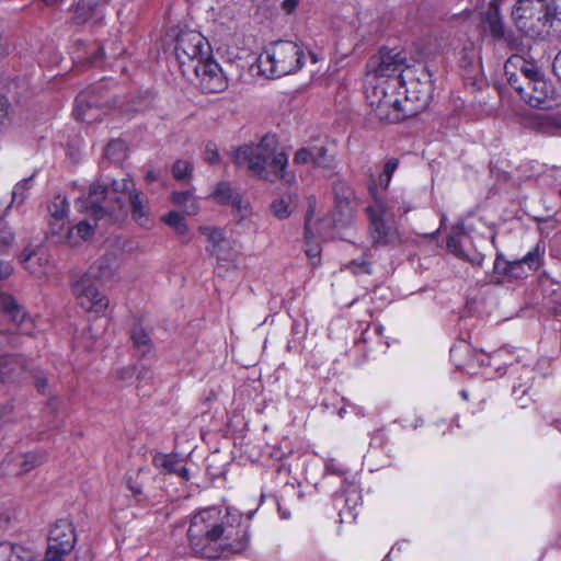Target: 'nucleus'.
<instances>
[{
	"label": "nucleus",
	"mask_w": 561,
	"mask_h": 561,
	"mask_svg": "<svg viewBox=\"0 0 561 561\" xmlns=\"http://www.w3.org/2000/svg\"><path fill=\"white\" fill-rule=\"evenodd\" d=\"M193 552L217 559L247 550L250 542L249 524L242 513L225 505L208 506L195 512L187 529Z\"/></svg>",
	"instance_id": "obj_1"
},
{
	"label": "nucleus",
	"mask_w": 561,
	"mask_h": 561,
	"mask_svg": "<svg viewBox=\"0 0 561 561\" xmlns=\"http://www.w3.org/2000/svg\"><path fill=\"white\" fill-rule=\"evenodd\" d=\"M125 196L128 197L133 219L140 227L149 228L151 218L147 198L140 191L134 188L131 179L113 180L110 183L96 181L91 184L88 198L79 202L80 207L96 220L104 218L117 220L123 215Z\"/></svg>",
	"instance_id": "obj_2"
},
{
	"label": "nucleus",
	"mask_w": 561,
	"mask_h": 561,
	"mask_svg": "<svg viewBox=\"0 0 561 561\" xmlns=\"http://www.w3.org/2000/svg\"><path fill=\"white\" fill-rule=\"evenodd\" d=\"M278 139L276 135L266 134L256 145H243L229 152L238 167L247 165L249 172L260 179L286 184L295 182V175L288 172V157L285 152H276Z\"/></svg>",
	"instance_id": "obj_3"
},
{
	"label": "nucleus",
	"mask_w": 561,
	"mask_h": 561,
	"mask_svg": "<svg viewBox=\"0 0 561 561\" xmlns=\"http://www.w3.org/2000/svg\"><path fill=\"white\" fill-rule=\"evenodd\" d=\"M373 203L366 207L369 225V236L376 245L396 244L400 241V233L394 225L396 216L405 215L411 205L404 192L378 193L370 187Z\"/></svg>",
	"instance_id": "obj_4"
},
{
	"label": "nucleus",
	"mask_w": 561,
	"mask_h": 561,
	"mask_svg": "<svg viewBox=\"0 0 561 561\" xmlns=\"http://www.w3.org/2000/svg\"><path fill=\"white\" fill-rule=\"evenodd\" d=\"M304 49L291 41H276L257 58L260 71L268 78L295 73L304 66Z\"/></svg>",
	"instance_id": "obj_5"
},
{
	"label": "nucleus",
	"mask_w": 561,
	"mask_h": 561,
	"mask_svg": "<svg viewBox=\"0 0 561 561\" xmlns=\"http://www.w3.org/2000/svg\"><path fill=\"white\" fill-rule=\"evenodd\" d=\"M413 66L408 53L400 47L381 46L366 62L367 75L376 79L401 78Z\"/></svg>",
	"instance_id": "obj_6"
},
{
	"label": "nucleus",
	"mask_w": 561,
	"mask_h": 561,
	"mask_svg": "<svg viewBox=\"0 0 561 561\" xmlns=\"http://www.w3.org/2000/svg\"><path fill=\"white\" fill-rule=\"evenodd\" d=\"M213 55L206 37L195 30H181L175 38V57L183 76H187L192 65L203 61Z\"/></svg>",
	"instance_id": "obj_7"
},
{
	"label": "nucleus",
	"mask_w": 561,
	"mask_h": 561,
	"mask_svg": "<svg viewBox=\"0 0 561 561\" xmlns=\"http://www.w3.org/2000/svg\"><path fill=\"white\" fill-rule=\"evenodd\" d=\"M548 0H518L512 11L516 27L526 36L538 37Z\"/></svg>",
	"instance_id": "obj_8"
},
{
	"label": "nucleus",
	"mask_w": 561,
	"mask_h": 561,
	"mask_svg": "<svg viewBox=\"0 0 561 561\" xmlns=\"http://www.w3.org/2000/svg\"><path fill=\"white\" fill-rule=\"evenodd\" d=\"M190 72L198 79V85L205 93H220L228 87V80L213 55L192 65Z\"/></svg>",
	"instance_id": "obj_9"
},
{
	"label": "nucleus",
	"mask_w": 561,
	"mask_h": 561,
	"mask_svg": "<svg viewBox=\"0 0 561 561\" xmlns=\"http://www.w3.org/2000/svg\"><path fill=\"white\" fill-rule=\"evenodd\" d=\"M72 293L79 306L85 311L100 313L108 307V299L99 291L93 280L84 275L73 283Z\"/></svg>",
	"instance_id": "obj_10"
},
{
	"label": "nucleus",
	"mask_w": 561,
	"mask_h": 561,
	"mask_svg": "<svg viewBox=\"0 0 561 561\" xmlns=\"http://www.w3.org/2000/svg\"><path fill=\"white\" fill-rule=\"evenodd\" d=\"M501 352L486 354L483 351H476L466 343H460L450 348V359L459 369L470 368L474 366H490L493 362H497Z\"/></svg>",
	"instance_id": "obj_11"
},
{
	"label": "nucleus",
	"mask_w": 561,
	"mask_h": 561,
	"mask_svg": "<svg viewBox=\"0 0 561 561\" xmlns=\"http://www.w3.org/2000/svg\"><path fill=\"white\" fill-rule=\"evenodd\" d=\"M550 107H520L517 113L520 124L540 131H551L561 128V114L558 116L548 112Z\"/></svg>",
	"instance_id": "obj_12"
},
{
	"label": "nucleus",
	"mask_w": 561,
	"mask_h": 561,
	"mask_svg": "<svg viewBox=\"0 0 561 561\" xmlns=\"http://www.w3.org/2000/svg\"><path fill=\"white\" fill-rule=\"evenodd\" d=\"M0 309L2 313L24 334H31L33 319L27 314L24 307L10 294H0Z\"/></svg>",
	"instance_id": "obj_13"
},
{
	"label": "nucleus",
	"mask_w": 561,
	"mask_h": 561,
	"mask_svg": "<svg viewBox=\"0 0 561 561\" xmlns=\"http://www.w3.org/2000/svg\"><path fill=\"white\" fill-rule=\"evenodd\" d=\"M20 262L24 268L35 277H44L51 270L49 254L45 247L25 248L20 256Z\"/></svg>",
	"instance_id": "obj_14"
},
{
	"label": "nucleus",
	"mask_w": 561,
	"mask_h": 561,
	"mask_svg": "<svg viewBox=\"0 0 561 561\" xmlns=\"http://www.w3.org/2000/svg\"><path fill=\"white\" fill-rule=\"evenodd\" d=\"M49 546L60 548L64 552H70L77 541L75 528L68 519H59L49 531Z\"/></svg>",
	"instance_id": "obj_15"
},
{
	"label": "nucleus",
	"mask_w": 561,
	"mask_h": 561,
	"mask_svg": "<svg viewBox=\"0 0 561 561\" xmlns=\"http://www.w3.org/2000/svg\"><path fill=\"white\" fill-rule=\"evenodd\" d=\"M539 38H561V0H548Z\"/></svg>",
	"instance_id": "obj_16"
},
{
	"label": "nucleus",
	"mask_w": 561,
	"mask_h": 561,
	"mask_svg": "<svg viewBox=\"0 0 561 561\" xmlns=\"http://www.w3.org/2000/svg\"><path fill=\"white\" fill-rule=\"evenodd\" d=\"M335 505L339 506L343 502V507L340 510V516L343 517L347 513L352 518L355 517L354 511L362 504V494L358 486L344 479L342 481V492L334 497Z\"/></svg>",
	"instance_id": "obj_17"
},
{
	"label": "nucleus",
	"mask_w": 561,
	"mask_h": 561,
	"mask_svg": "<svg viewBox=\"0 0 561 561\" xmlns=\"http://www.w3.org/2000/svg\"><path fill=\"white\" fill-rule=\"evenodd\" d=\"M117 268V257L111 253L105 254L99 260H96L83 275L85 277H89L91 280L106 283L114 278Z\"/></svg>",
	"instance_id": "obj_18"
},
{
	"label": "nucleus",
	"mask_w": 561,
	"mask_h": 561,
	"mask_svg": "<svg viewBox=\"0 0 561 561\" xmlns=\"http://www.w3.org/2000/svg\"><path fill=\"white\" fill-rule=\"evenodd\" d=\"M110 83L112 80L102 78L85 87L77 94L75 105H101L100 102L110 94Z\"/></svg>",
	"instance_id": "obj_19"
},
{
	"label": "nucleus",
	"mask_w": 561,
	"mask_h": 561,
	"mask_svg": "<svg viewBox=\"0 0 561 561\" xmlns=\"http://www.w3.org/2000/svg\"><path fill=\"white\" fill-rule=\"evenodd\" d=\"M525 88L527 92L524 93L523 100L528 105H531V102L541 104L548 100H554L556 89L551 82L545 79V76L533 82H526Z\"/></svg>",
	"instance_id": "obj_20"
},
{
	"label": "nucleus",
	"mask_w": 561,
	"mask_h": 561,
	"mask_svg": "<svg viewBox=\"0 0 561 561\" xmlns=\"http://www.w3.org/2000/svg\"><path fill=\"white\" fill-rule=\"evenodd\" d=\"M101 7L100 0H79L73 8V22L82 25L94 19L95 23H101L104 18Z\"/></svg>",
	"instance_id": "obj_21"
},
{
	"label": "nucleus",
	"mask_w": 561,
	"mask_h": 561,
	"mask_svg": "<svg viewBox=\"0 0 561 561\" xmlns=\"http://www.w3.org/2000/svg\"><path fill=\"white\" fill-rule=\"evenodd\" d=\"M213 197L217 203L231 204L240 213H243L242 217L248 215V204L232 190L229 183L219 182L213 192Z\"/></svg>",
	"instance_id": "obj_22"
},
{
	"label": "nucleus",
	"mask_w": 561,
	"mask_h": 561,
	"mask_svg": "<svg viewBox=\"0 0 561 561\" xmlns=\"http://www.w3.org/2000/svg\"><path fill=\"white\" fill-rule=\"evenodd\" d=\"M47 460V454L44 450L28 451L12 457L11 462L15 468L16 474L27 473L32 469Z\"/></svg>",
	"instance_id": "obj_23"
},
{
	"label": "nucleus",
	"mask_w": 561,
	"mask_h": 561,
	"mask_svg": "<svg viewBox=\"0 0 561 561\" xmlns=\"http://www.w3.org/2000/svg\"><path fill=\"white\" fill-rule=\"evenodd\" d=\"M484 31L495 39L501 41L505 35V27L500 14V7L495 1L491 2L489 10L483 18Z\"/></svg>",
	"instance_id": "obj_24"
},
{
	"label": "nucleus",
	"mask_w": 561,
	"mask_h": 561,
	"mask_svg": "<svg viewBox=\"0 0 561 561\" xmlns=\"http://www.w3.org/2000/svg\"><path fill=\"white\" fill-rule=\"evenodd\" d=\"M534 378V369L529 367H523L520 375L518 376L517 380L514 381L513 383V396L515 397L516 401H520L522 408L527 407V400H524V398L528 394L529 390L531 389Z\"/></svg>",
	"instance_id": "obj_25"
},
{
	"label": "nucleus",
	"mask_w": 561,
	"mask_h": 561,
	"mask_svg": "<svg viewBox=\"0 0 561 561\" xmlns=\"http://www.w3.org/2000/svg\"><path fill=\"white\" fill-rule=\"evenodd\" d=\"M542 254L543 251L539 245H536L533 250L525 254L522 260L510 262L507 265V273L514 276H519L517 270L523 265H527L530 271H537L542 264Z\"/></svg>",
	"instance_id": "obj_26"
},
{
	"label": "nucleus",
	"mask_w": 561,
	"mask_h": 561,
	"mask_svg": "<svg viewBox=\"0 0 561 561\" xmlns=\"http://www.w3.org/2000/svg\"><path fill=\"white\" fill-rule=\"evenodd\" d=\"M49 237L56 243H67L75 241L73 229L69 226L67 218L49 219Z\"/></svg>",
	"instance_id": "obj_27"
},
{
	"label": "nucleus",
	"mask_w": 561,
	"mask_h": 561,
	"mask_svg": "<svg viewBox=\"0 0 561 561\" xmlns=\"http://www.w3.org/2000/svg\"><path fill=\"white\" fill-rule=\"evenodd\" d=\"M161 220L173 229L174 233L185 243L190 242V229L182 214L171 210L162 216Z\"/></svg>",
	"instance_id": "obj_28"
},
{
	"label": "nucleus",
	"mask_w": 561,
	"mask_h": 561,
	"mask_svg": "<svg viewBox=\"0 0 561 561\" xmlns=\"http://www.w3.org/2000/svg\"><path fill=\"white\" fill-rule=\"evenodd\" d=\"M157 466L163 468L165 472L173 473L187 481L190 479V471L176 456L161 455L154 458Z\"/></svg>",
	"instance_id": "obj_29"
},
{
	"label": "nucleus",
	"mask_w": 561,
	"mask_h": 561,
	"mask_svg": "<svg viewBox=\"0 0 561 561\" xmlns=\"http://www.w3.org/2000/svg\"><path fill=\"white\" fill-rule=\"evenodd\" d=\"M171 202L183 209L188 216L198 214L201 207L197 198L190 191H179L171 194Z\"/></svg>",
	"instance_id": "obj_30"
},
{
	"label": "nucleus",
	"mask_w": 561,
	"mask_h": 561,
	"mask_svg": "<svg viewBox=\"0 0 561 561\" xmlns=\"http://www.w3.org/2000/svg\"><path fill=\"white\" fill-rule=\"evenodd\" d=\"M403 107H371L369 121L373 125V118L381 124H394L404 118Z\"/></svg>",
	"instance_id": "obj_31"
},
{
	"label": "nucleus",
	"mask_w": 561,
	"mask_h": 561,
	"mask_svg": "<svg viewBox=\"0 0 561 561\" xmlns=\"http://www.w3.org/2000/svg\"><path fill=\"white\" fill-rule=\"evenodd\" d=\"M0 561H32V553L22 546L1 542Z\"/></svg>",
	"instance_id": "obj_32"
},
{
	"label": "nucleus",
	"mask_w": 561,
	"mask_h": 561,
	"mask_svg": "<svg viewBox=\"0 0 561 561\" xmlns=\"http://www.w3.org/2000/svg\"><path fill=\"white\" fill-rule=\"evenodd\" d=\"M199 232L207 237L209 243L208 251L214 255H218L222 243L226 241L224 229L211 226H201Z\"/></svg>",
	"instance_id": "obj_33"
},
{
	"label": "nucleus",
	"mask_w": 561,
	"mask_h": 561,
	"mask_svg": "<svg viewBox=\"0 0 561 561\" xmlns=\"http://www.w3.org/2000/svg\"><path fill=\"white\" fill-rule=\"evenodd\" d=\"M512 60L524 76L525 82H533L543 76L541 68L535 61H528L520 56H513Z\"/></svg>",
	"instance_id": "obj_34"
},
{
	"label": "nucleus",
	"mask_w": 561,
	"mask_h": 561,
	"mask_svg": "<svg viewBox=\"0 0 561 561\" xmlns=\"http://www.w3.org/2000/svg\"><path fill=\"white\" fill-rule=\"evenodd\" d=\"M23 369L22 358L18 355H0V381L9 380L18 368Z\"/></svg>",
	"instance_id": "obj_35"
},
{
	"label": "nucleus",
	"mask_w": 561,
	"mask_h": 561,
	"mask_svg": "<svg viewBox=\"0 0 561 561\" xmlns=\"http://www.w3.org/2000/svg\"><path fill=\"white\" fill-rule=\"evenodd\" d=\"M105 49L102 43L94 42L87 55L82 58L83 65L87 67L104 68L105 64Z\"/></svg>",
	"instance_id": "obj_36"
},
{
	"label": "nucleus",
	"mask_w": 561,
	"mask_h": 561,
	"mask_svg": "<svg viewBox=\"0 0 561 561\" xmlns=\"http://www.w3.org/2000/svg\"><path fill=\"white\" fill-rule=\"evenodd\" d=\"M130 337L137 351L141 355H147L151 351V340L148 332L141 325H135L131 330Z\"/></svg>",
	"instance_id": "obj_37"
},
{
	"label": "nucleus",
	"mask_w": 561,
	"mask_h": 561,
	"mask_svg": "<svg viewBox=\"0 0 561 561\" xmlns=\"http://www.w3.org/2000/svg\"><path fill=\"white\" fill-rule=\"evenodd\" d=\"M104 154L112 162L121 163L127 157V146L122 139H113L105 147Z\"/></svg>",
	"instance_id": "obj_38"
},
{
	"label": "nucleus",
	"mask_w": 561,
	"mask_h": 561,
	"mask_svg": "<svg viewBox=\"0 0 561 561\" xmlns=\"http://www.w3.org/2000/svg\"><path fill=\"white\" fill-rule=\"evenodd\" d=\"M68 203L65 197L57 195L48 205L49 219L67 218Z\"/></svg>",
	"instance_id": "obj_39"
},
{
	"label": "nucleus",
	"mask_w": 561,
	"mask_h": 561,
	"mask_svg": "<svg viewBox=\"0 0 561 561\" xmlns=\"http://www.w3.org/2000/svg\"><path fill=\"white\" fill-rule=\"evenodd\" d=\"M75 232V241L68 242L69 245L75 247L78 245L81 241L87 240L93 234V226L87 220L80 221L77 226L71 227Z\"/></svg>",
	"instance_id": "obj_40"
},
{
	"label": "nucleus",
	"mask_w": 561,
	"mask_h": 561,
	"mask_svg": "<svg viewBox=\"0 0 561 561\" xmlns=\"http://www.w3.org/2000/svg\"><path fill=\"white\" fill-rule=\"evenodd\" d=\"M271 211L278 219L288 218L293 211L289 202L285 198H277L271 203Z\"/></svg>",
	"instance_id": "obj_41"
},
{
	"label": "nucleus",
	"mask_w": 561,
	"mask_h": 561,
	"mask_svg": "<svg viewBox=\"0 0 561 561\" xmlns=\"http://www.w3.org/2000/svg\"><path fill=\"white\" fill-rule=\"evenodd\" d=\"M305 238L307 242V249L306 254L311 259L314 260L320 254V249L318 245H310V240L313 238V232L311 230V218L310 214L307 215L306 224H305Z\"/></svg>",
	"instance_id": "obj_42"
},
{
	"label": "nucleus",
	"mask_w": 561,
	"mask_h": 561,
	"mask_svg": "<svg viewBox=\"0 0 561 561\" xmlns=\"http://www.w3.org/2000/svg\"><path fill=\"white\" fill-rule=\"evenodd\" d=\"M14 241V233L9 228L7 222L0 219V254L4 253Z\"/></svg>",
	"instance_id": "obj_43"
},
{
	"label": "nucleus",
	"mask_w": 561,
	"mask_h": 561,
	"mask_svg": "<svg viewBox=\"0 0 561 561\" xmlns=\"http://www.w3.org/2000/svg\"><path fill=\"white\" fill-rule=\"evenodd\" d=\"M333 158L328 153V149L323 146L313 147V160L312 164L320 168H328L331 165Z\"/></svg>",
	"instance_id": "obj_44"
},
{
	"label": "nucleus",
	"mask_w": 561,
	"mask_h": 561,
	"mask_svg": "<svg viewBox=\"0 0 561 561\" xmlns=\"http://www.w3.org/2000/svg\"><path fill=\"white\" fill-rule=\"evenodd\" d=\"M192 171H193V165L187 160H178L174 162V164L172 167V174L179 181H182V180H185L186 178H188L191 175Z\"/></svg>",
	"instance_id": "obj_45"
},
{
	"label": "nucleus",
	"mask_w": 561,
	"mask_h": 561,
	"mask_svg": "<svg viewBox=\"0 0 561 561\" xmlns=\"http://www.w3.org/2000/svg\"><path fill=\"white\" fill-rule=\"evenodd\" d=\"M30 179H23L20 181L12 191L11 204H22L26 197L25 192L28 190Z\"/></svg>",
	"instance_id": "obj_46"
},
{
	"label": "nucleus",
	"mask_w": 561,
	"mask_h": 561,
	"mask_svg": "<svg viewBox=\"0 0 561 561\" xmlns=\"http://www.w3.org/2000/svg\"><path fill=\"white\" fill-rule=\"evenodd\" d=\"M345 474H346V470L339 461H336L333 458L325 461L324 477L337 476V477L343 478V480H344V479H346Z\"/></svg>",
	"instance_id": "obj_47"
},
{
	"label": "nucleus",
	"mask_w": 561,
	"mask_h": 561,
	"mask_svg": "<svg viewBox=\"0 0 561 561\" xmlns=\"http://www.w3.org/2000/svg\"><path fill=\"white\" fill-rule=\"evenodd\" d=\"M347 268L354 274H370V263L367 261L365 256L353 260L347 265Z\"/></svg>",
	"instance_id": "obj_48"
},
{
	"label": "nucleus",
	"mask_w": 561,
	"mask_h": 561,
	"mask_svg": "<svg viewBox=\"0 0 561 561\" xmlns=\"http://www.w3.org/2000/svg\"><path fill=\"white\" fill-rule=\"evenodd\" d=\"M313 160V147L310 148H300L296 151L294 157V163L296 164H306Z\"/></svg>",
	"instance_id": "obj_49"
},
{
	"label": "nucleus",
	"mask_w": 561,
	"mask_h": 561,
	"mask_svg": "<svg viewBox=\"0 0 561 561\" xmlns=\"http://www.w3.org/2000/svg\"><path fill=\"white\" fill-rule=\"evenodd\" d=\"M12 517V507L8 503H0V529L5 528Z\"/></svg>",
	"instance_id": "obj_50"
},
{
	"label": "nucleus",
	"mask_w": 561,
	"mask_h": 561,
	"mask_svg": "<svg viewBox=\"0 0 561 561\" xmlns=\"http://www.w3.org/2000/svg\"><path fill=\"white\" fill-rule=\"evenodd\" d=\"M205 154H206L207 162H209L210 164L218 163L220 160V156H219L217 146L211 141L207 142L206 149H205Z\"/></svg>",
	"instance_id": "obj_51"
},
{
	"label": "nucleus",
	"mask_w": 561,
	"mask_h": 561,
	"mask_svg": "<svg viewBox=\"0 0 561 561\" xmlns=\"http://www.w3.org/2000/svg\"><path fill=\"white\" fill-rule=\"evenodd\" d=\"M507 81H508V84L516 91L518 92V94L520 95V98L523 99L524 96V93L527 92L526 91V82L522 83L520 82V79L517 75L515 73H511L508 77H507Z\"/></svg>",
	"instance_id": "obj_52"
},
{
	"label": "nucleus",
	"mask_w": 561,
	"mask_h": 561,
	"mask_svg": "<svg viewBox=\"0 0 561 561\" xmlns=\"http://www.w3.org/2000/svg\"><path fill=\"white\" fill-rule=\"evenodd\" d=\"M68 553L69 552L61 551L60 548H56L55 546L48 545L44 561H62L64 556Z\"/></svg>",
	"instance_id": "obj_53"
},
{
	"label": "nucleus",
	"mask_w": 561,
	"mask_h": 561,
	"mask_svg": "<svg viewBox=\"0 0 561 561\" xmlns=\"http://www.w3.org/2000/svg\"><path fill=\"white\" fill-rule=\"evenodd\" d=\"M56 410H57V407H56L55 402H49L47 404V416L49 417V421H48L47 425H45V428L41 431V433L46 430L57 427V423L53 420V417L55 416Z\"/></svg>",
	"instance_id": "obj_54"
},
{
	"label": "nucleus",
	"mask_w": 561,
	"mask_h": 561,
	"mask_svg": "<svg viewBox=\"0 0 561 561\" xmlns=\"http://www.w3.org/2000/svg\"><path fill=\"white\" fill-rule=\"evenodd\" d=\"M398 167H399V160L397 158H391L386 162L382 172L392 176L393 173L396 172V170L398 169Z\"/></svg>",
	"instance_id": "obj_55"
},
{
	"label": "nucleus",
	"mask_w": 561,
	"mask_h": 561,
	"mask_svg": "<svg viewBox=\"0 0 561 561\" xmlns=\"http://www.w3.org/2000/svg\"><path fill=\"white\" fill-rule=\"evenodd\" d=\"M12 265L9 262L0 261V282L12 274Z\"/></svg>",
	"instance_id": "obj_56"
},
{
	"label": "nucleus",
	"mask_w": 561,
	"mask_h": 561,
	"mask_svg": "<svg viewBox=\"0 0 561 561\" xmlns=\"http://www.w3.org/2000/svg\"><path fill=\"white\" fill-rule=\"evenodd\" d=\"M299 3V0H283L280 7L284 12L290 14L295 12Z\"/></svg>",
	"instance_id": "obj_57"
},
{
	"label": "nucleus",
	"mask_w": 561,
	"mask_h": 561,
	"mask_svg": "<svg viewBox=\"0 0 561 561\" xmlns=\"http://www.w3.org/2000/svg\"><path fill=\"white\" fill-rule=\"evenodd\" d=\"M35 387L42 393L46 392L47 388V378L44 375L35 376Z\"/></svg>",
	"instance_id": "obj_58"
},
{
	"label": "nucleus",
	"mask_w": 561,
	"mask_h": 561,
	"mask_svg": "<svg viewBox=\"0 0 561 561\" xmlns=\"http://www.w3.org/2000/svg\"><path fill=\"white\" fill-rule=\"evenodd\" d=\"M400 100L399 99H394V100H379L377 103L375 101H369L368 105H391V106H394V105H400Z\"/></svg>",
	"instance_id": "obj_59"
},
{
	"label": "nucleus",
	"mask_w": 561,
	"mask_h": 561,
	"mask_svg": "<svg viewBox=\"0 0 561 561\" xmlns=\"http://www.w3.org/2000/svg\"><path fill=\"white\" fill-rule=\"evenodd\" d=\"M553 72L561 80V54H558L552 64Z\"/></svg>",
	"instance_id": "obj_60"
},
{
	"label": "nucleus",
	"mask_w": 561,
	"mask_h": 561,
	"mask_svg": "<svg viewBox=\"0 0 561 561\" xmlns=\"http://www.w3.org/2000/svg\"><path fill=\"white\" fill-rule=\"evenodd\" d=\"M392 176L389 174H386L385 172H381L379 174V186L387 188L391 182Z\"/></svg>",
	"instance_id": "obj_61"
},
{
	"label": "nucleus",
	"mask_w": 561,
	"mask_h": 561,
	"mask_svg": "<svg viewBox=\"0 0 561 561\" xmlns=\"http://www.w3.org/2000/svg\"><path fill=\"white\" fill-rule=\"evenodd\" d=\"M154 101V94L151 92V91H146L145 92V95L141 98V100H139V102H142V103H146V104H149L151 102Z\"/></svg>",
	"instance_id": "obj_62"
},
{
	"label": "nucleus",
	"mask_w": 561,
	"mask_h": 561,
	"mask_svg": "<svg viewBox=\"0 0 561 561\" xmlns=\"http://www.w3.org/2000/svg\"><path fill=\"white\" fill-rule=\"evenodd\" d=\"M277 507H278V513L283 519H288L290 517V512L284 511L279 503H277Z\"/></svg>",
	"instance_id": "obj_63"
},
{
	"label": "nucleus",
	"mask_w": 561,
	"mask_h": 561,
	"mask_svg": "<svg viewBox=\"0 0 561 561\" xmlns=\"http://www.w3.org/2000/svg\"><path fill=\"white\" fill-rule=\"evenodd\" d=\"M83 110L84 107H76L72 113L73 117L78 121L82 119Z\"/></svg>",
	"instance_id": "obj_64"
}]
</instances>
